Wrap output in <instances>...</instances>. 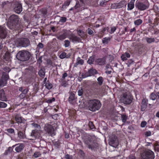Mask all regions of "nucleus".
Masks as SVG:
<instances>
[{"label":"nucleus","mask_w":159,"mask_h":159,"mask_svg":"<svg viewBox=\"0 0 159 159\" xmlns=\"http://www.w3.org/2000/svg\"><path fill=\"white\" fill-rule=\"evenodd\" d=\"M77 91L78 95L81 96L82 98L80 107L85 109L89 110V85L84 84L82 87H80Z\"/></svg>","instance_id":"nucleus-1"},{"label":"nucleus","mask_w":159,"mask_h":159,"mask_svg":"<svg viewBox=\"0 0 159 159\" xmlns=\"http://www.w3.org/2000/svg\"><path fill=\"white\" fill-rule=\"evenodd\" d=\"M19 17L17 15L13 14L9 18L7 25L10 29L19 30L22 29V25L19 23Z\"/></svg>","instance_id":"nucleus-2"},{"label":"nucleus","mask_w":159,"mask_h":159,"mask_svg":"<svg viewBox=\"0 0 159 159\" xmlns=\"http://www.w3.org/2000/svg\"><path fill=\"white\" fill-rule=\"evenodd\" d=\"M80 4L79 1H77L74 6L75 11V12H79L84 9L85 8L84 6L86 7V6L88 5L89 3V0H79Z\"/></svg>","instance_id":"nucleus-3"},{"label":"nucleus","mask_w":159,"mask_h":159,"mask_svg":"<svg viewBox=\"0 0 159 159\" xmlns=\"http://www.w3.org/2000/svg\"><path fill=\"white\" fill-rule=\"evenodd\" d=\"M135 5L136 8L140 11L145 10L149 6L148 0H137L136 2Z\"/></svg>","instance_id":"nucleus-4"},{"label":"nucleus","mask_w":159,"mask_h":159,"mask_svg":"<svg viewBox=\"0 0 159 159\" xmlns=\"http://www.w3.org/2000/svg\"><path fill=\"white\" fill-rule=\"evenodd\" d=\"M16 57L19 60L21 61H25L30 59V54L28 51L23 50L19 51L17 53Z\"/></svg>","instance_id":"nucleus-5"},{"label":"nucleus","mask_w":159,"mask_h":159,"mask_svg":"<svg viewBox=\"0 0 159 159\" xmlns=\"http://www.w3.org/2000/svg\"><path fill=\"white\" fill-rule=\"evenodd\" d=\"M102 104L100 101L98 99L90 100V111H95L98 110Z\"/></svg>","instance_id":"nucleus-6"},{"label":"nucleus","mask_w":159,"mask_h":159,"mask_svg":"<svg viewBox=\"0 0 159 159\" xmlns=\"http://www.w3.org/2000/svg\"><path fill=\"white\" fill-rule=\"evenodd\" d=\"M132 96L129 93H124L121 98L122 102L126 104H129L132 102Z\"/></svg>","instance_id":"nucleus-7"},{"label":"nucleus","mask_w":159,"mask_h":159,"mask_svg":"<svg viewBox=\"0 0 159 159\" xmlns=\"http://www.w3.org/2000/svg\"><path fill=\"white\" fill-rule=\"evenodd\" d=\"M141 156L143 159H154L155 157L154 153L149 150L143 152Z\"/></svg>","instance_id":"nucleus-8"},{"label":"nucleus","mask_w":159,"mask_h":159,"mask_svg":"<svg viewBox=\"0 0 159 159\" xmlns=\"http://www.w3.org/2000/svg\"><path fill=\"white\" fill-rule=\"evenodd\" d=\"M44 129L45 131L52 137L55 136L56 134L54 129L53 126L50 124L46 125Z\"/></svg>","instance_id":"nucleus-9"},{"label":"nucleus","mask_w":159,"mask_h":159,"mask_svg":"<svg viewBox=\"0 0 159 159\" xmlns=\"http://www.w3.org/2000/svg\"><path fill=\"white\" fill-rule=\"evenodd\" d=\"M69 96L68 98V101L70 104L74 105L76 104L77 97L75 96V94L73 92H69Z\"/></svg>","instance_id":"nucleus-10"},{"label":"nucleus","mask_w":159,"mask_h":159,"mask_svg":"<svg viewBox=\"0 0 159 159\" xmlns=\"http://www.w3.org/2000/svg\"><path fill=\"white\" fill-rule=\"evenodd\" d=\"M17 43L20 46L26 47L30 44V41L28 39L22 38L18 39Z\"/></svg>","instance_id":"nucleus-11"},{"label":"nucleus","mask_w":159,"mask_h":159,"mask_svg":"<svg viewBox=\"0 0 159 159\" xmlns=\"http://www.w3.org/2000/svg\"><path fill=\"white\" fill-rule=\"evenodd\" d=\"M109 143L110 146L114 148H116L119 145L118 139L116 136H114L113 138H111L110 139Z\"/></svg>","instance_id":"nucleus-12"},{"label":"nucleus","mask_w":159,"mask_h":159,"mask_svg":"<svg viewBox=\"0 0 159 159\" xmlns=\"http://www.w3.org/2000/svg\"><path fill=\"white\" fill-rule=\"evenodd\" d=\"M126 2L125 1L122 0L119 3H114L112 4L111 7L113 9L120 8L126 5Z\"/></svg>","instance_id":"nucleus-13"},{"label":"nucleus","mask_w":159,"mask_h":159,"mask_svg":"<svg viewBox=\"0 0 159 159\" xmlns=\"http://www.w3.org/2000/svg\"><path fill=\"white\" fill-rule=\"evenodd\" d=\"M14 11L17 14H20L22 11V7L21 4L19 2H16L14 4Z\"/></svg>","instance_id":"nucleus-14"},{"label":"nucleus","mask_w":159,"mask_h":159,"mask_svg":"<svg viewBox=\"0 0 159 159\" xmlns=\"http://www.w3.org/2000/svg\"><path fill=\"white\" fill-rule=\"evenodd\" d=\"M150 99L153 100H156L157 102L159 103V92H156L155 91L152 93L149 96Z\"/></svg>","instance_id":"nucleus-15"},{"label":"nucleus","mask_w":159,"mask_h":159,"mask_svg":"<svg viewBox=\"0 0 159 159\" xmlns=\"http://www.w3.org/2000/svg\"><path fill=\"white\" fill-rule=\"evenodd\" d=\"M7 34L6 28L2 26H0V38L2 39H5Z\"/></svg>","instance_id":"nucleus-16"},{"label":"nucleus","mask_w":159,"mask_h":159,"mask_svg":"<svg viewBox=\"0 0 159 159\" xmlns=\"http://www.w3.org/2000/svg\"><path fill=\"white\" fill-rule=\"evenodd\" d=\"M69 38L70 40L73 42H81V38L75 35L74 34H71L69 35Z\"/></svg>","instance_id":"nucleus-17"},{"label":"nucleus","mask_w":159,"mask_h":159,"mask_svg":"<svg viewBox=\"0 0 159 159\" xmlns=\"http://www.w3.org/2000/svg\"><path fill=\"white\" fill-rule=\"evenodd\" d=\"M148 99L143 98L142 100V105L141 106V111H144L146 109L148 104Z\"/></svg>","instance_id":"nucleus-18"},{"label":"nucleus","mask_w":159,"mask_h":159,"mask_svg":"<svg viewBox=\"0 0 159 159\" xmlns=\"http://www.w3.org/2000/svg\"><path fill=\"white\" fill-rule=\"evenodd\" d=\"M135 1V0H131L130 2L128 3L127 8V10L128 11L131 10L134 8Z\"/></svg>","instance_id":"nucleus-19"},{"label":"nucleus","mask_w":159,"mask_h":159,"mask_svg":"<svg viewBox=\"0 0 159 159\" xmlns=\"http://www.w3.org/2000/svg\"><path fill=\"white\" fill-rule=\"evenodd\" d=\"M95 62L99 65H102L105 64L106 60L105 58H98L96 60Z\"/></svg>","instance_id":"nucleus-20"},{"label":"nucleus","mask_w":159,"mask_h":159,"mask_svg":"<svg viewBox=\"0 0 159 159\" xmlns=\"http://www.w3.org/2000/svg\"><path fill=\"white\" fill-rule=\"evenodd\" d=\"M84 61L83 59H81L80 57H78L76 59V61L75 64V66L77 67L79 65H82L84 64Z\"/></svg>","instance_id":"nucleus-21"},{"label":"nucleus","mask_w":159,"mask_h":159,"mask_svg":"<svg viewBox=\"0 0 159 159\" xmlns=\"http://www.w3.org/2000/svg\"><path fill=\"white\" fill-rule=\"evenodd\" d=\"M130 57V55L129 53L127 52H125L121 56V58L122 60L125 61L127 60V58H129Z\"/></svg>","instance_id":"nucleus-22"},{"label":"nucleus","mask_w":159,"mask_h":159,"mask_svg":"<svg viewBox=\"0 0 159 159\" xmlns=\"http://www.w3.org/2000/svg\"><path fill=\"white\" fill-rule=\"evenodd\" d=\"M7 98L5 96L4 91L3 90H0V100L2 101H6Z\"/></svg>","instance_id":"nucleus-23"},{"label":"nucleus","mask_w":159,"mask_h":159,"mask_svg":"<svg viewBox=\"0 0 159 159\" xmlns=\"http://www.w3.org/2000/svg\"><path fill=\"white\" fill-rule=\"evenodd\" d=\"M24 146L23 144H20L16 146L15 148V150L17 152H20L23 149Z\"/></svg>","instance_id":"nucleus-24"},{"label":"nucleus","mask_w":159,"mask_h":159,"mask_svg":"<svg viewBox=\"0 0 159 159\" xmlns=\"http://www.w3.org/2000/svg\"><path fill=\"white\" fill-rule=\"evenodd\" d=\"M98 148V144L97 143H93L92 145L90 144V149L91 150H93L94 151L97 150Z\"/></svg>","instance_id":"nucleus-25"},{"label":"nucleus","mask_w":159,"mask_h":159,"mask_svg":"<svg viewBox=\"0 0 159 159\" xmlns=\"http://www.w3.org/2000/svg\"><path fill=\"white\" fill-rule=\"evenodd\" d=\"M45 84L46 88L48 89H51L52 87V84L48 80Z\"/></svg>","instance_id":"nucleus-26"},{"label":"nucleus","mask_w":159,"mask_h":159,"mask_svg":"<svg viewBox=\"0 0 159 159\" xmlns=\"http://www.w3.org/2000/svg\"><path fill=\"white\" fill-rule=\"evenodd\" d=\"M70 0H67L65 1L64 3L63 4L62 7V8H66L67 7H68L70 4Z\"/></svg>","instance_id":"nucleus-27"},{"label":"nucleus","mask_w":159,"mask_h":159,"mask_svg":"<svg viewBox=\"0 0 159 159\" xmlns=\"http://www.w3.org/2000/svg\"><path fill=\"white\" fill-rule=\"evenodd\" d=\"M61 86L64 87H67L68 85V84L67 81L65 80H61Z\"/></svg>","instance_id":"nucleus-28"},{"label":"nucleus","mask_w":159,"mask_h":159,"mask_svg":"<svg viewBox=\"0 0 159 159\" xmlns=\"http://www.w3.org/2000/svg\"><path fill=\"white\" fill-rule=\"evenodd\" d=\"M9 77L8 75L7 74L5 73V74H3L2 79L5 82H6L8 79Z\"/></svg>","instance_id":"nucleus-29"},{"label":"nucleus","mask_w":159,"mask_h":159,"mask_svg":"<svg viewBox=\"0 0 159 159\" xmlns=\"http://www.w3.org/2000/svg\"><path fill=\"white\" fill-rule=\"evenodd\" d=\"M67 37V34L66 33H64L60 35L58 37V39L60 40H62L65 39Z\"/></svg>","instance_id":"nucleus-30"},{"label":"nucleus","mask_w":159,"mask_h":159,"mask_svg":"<svg viewBox=\"0 0 159 159\" xmlns=\"http://www.w3.org/2000/svg\"><path fill=\"white\" fill-rule=\"evenodd\" d=\"M146 40L147 42L149 43H151L155 41V39L154 38L147 37L146 38Z\"/></svg>","instance_id":"nucleus-31"},{"label":"nucleus","mask_w":159,"mask_h":159,"mask_svg":"<svg viewBox=\"0 0 159 159\" xmlns=\"http://www.w3.org/2000/svg\"><path fill=\"white\" fill-rule=\"evenodd\" d=\"M18 136L20 139H24L25 136L24 135V133L22 131H19L18 133Z\"/></svg>","instance_id":"nucleus-32"},{"label":"nucleus","mask_w":159,"mask_h":159,"mask_svg":"<svg viewBox=\"0 0 159 159\" xmlns=\"http://www.w3.org/2000/svg\"><path fill=\"white\" fill-rule=\"evenodd\" d=\"M111 40V38L110 37H105L102 40V43L104 44H107L109 41Z\"/></svg>","instance_id":"nucleus-33"},{"label":"nucleus","mask_w":159,"mask_h":159,"mask_svg":"<svg viewBox=\"0 0 159 159\" xmlns=\"http://www.w3.org/2000/svg\"><path fill=\"white\" fill-rule=\"evenodd\" d=\"M15 119L17 123H21L22 121V120L21 119V117L19 115H17L15 116Z\"/></svg>","instance_id":"nucleus-34"},{"label":"nucleus","mask_w":159,"mask_h":159,"mask_svg":"<svg viewBox=\"0 0 159 159\" xmlns=\"http://www.w3.org/2000/svg\"><path fill=\"white\" fill-rule=\"evenodd\" d=\"M143 22L142 20L140 19H139L135 20L134 22L135 25L138 26L141 25Z\"/></svg>","instance_id":"nucleus-35"},{"label":"nucleus","mask_w":159,"mask_h":159,"mask_svg":"<svg viewBox=\"0 0 159 159\" xmlns=\"http://www.w3.org/2000/svg\"><path fill=\"white\" fill-rule=\"evenodd\" d=\"M97 73L98 72L96 69H93V68L90 69V76H91V74L94 75Z\"/></svg>","instance_id":"nucleus-36"},{"label":"nucleus","mask_w":159,"mask_h":159,"mask_svg":"<svg viewBox=\"0 0 159 159\" xmlns=\"http://www.w3.org/2000/svg\"><path fill=\"white\" fill-rule=\"evenodd\" d=\"M38 132L36 130H33L32 131L31 134V136L32 137H34L35 138L37 137L38 135Z\"/></svg>","instance_id":"nucleus-37"},{"label":"nucleus","mask_w":159,"mask_h":159,"mask_svg":"<svg viewBox=\"0 0 159 159\" xmlns=\"http://www.w3.org/2000/svg\"><path fill=\"white\" fill-rule=\"evenodd\" d=\"M77 33L81 38L84 37L85 35L84 33L82 30H77Z\"/></svg>","instance_id":"nucleus-38"},{"label":"nucleus","mask_w":159,"mask_h":159,"mask_svg":"<svg viewBox=\"0 0 159 159\" xmlns=\"http://www.w3.org/2000/svg\"><path fill=\"white\" fill-rule=\"evenodd\" d=\"M128 117L126 115L122 114L121 115V119L123 123H125Z\"/></svg>","instance_id":"nucleus-39"},{"label":"nucleus","mask_w":159,"mask_h":159,"mask_svg":"<svg viewBox=\"0 0 159 159\" xmlns=\"http://www.w3.org/2000/svg\"><path fill=\"white\" fill-rule=\"evenodd\" d=\"M64 46L65 47H69L70 44V42L68 40H66L64 41Z\"/></svg>","instance_id":"nucleus-40"},{"label":"nucleus","mask_w":159,"mask_h":159,"mask_svg":"<svg viewBox=\"0 0 159 159\" xmlns=\"http://www.w3.org/2000/svg\"><path fill=\"white\" fill-rule=\"evenodd\" d=\"M97 80L98 82V84L99 85H101L103 81L102 77L101 76L99 77L97 79Z\"/></svg>","instance_id":"nucleus-41"},{"label":"nucleus","mask_w":159,"mask_h":159,"mask_svg":"<svg viewBox=\"0 0 159 159\" xmlns=\"http://www.w3.org/2000/svg\"><path fill=\"white\" fill-rule=\"evenodd\" d=\"M7 106V103L2 102L0 101V108H5Z\"/></svg>","instance_id":"nucleus-42"},{"label":"nucleus","mask_w":159,"mask_h":159,"mask_svg":"<svg viewBox=\"0 0 159 159\" xmlns=\"http://www.w3.org/2000/svg\"><path fill=\"white\" fill-rule=\"evenodd\" d=\"M38 73L39 75L41 77H43L45 75V72L42 69L39 70Z\"/></svg>","instance_id":"nucleus-43"},{"label":"nucleus","mask_w":159,"mask_h":159,"mask_svg":"<svg viewBox=\"0 0 159 159\" xmlns=\"http://www.w3.org/2000/svg\"><path fill=\"white\" fill-rule=\"evenodd\" d=\"M5 131H7L10 134H12L15 132L14 129L11 128L7 129H5Z\"/></svg>","instance_id":"nucleus-44"},{"label":"nucleus","mask_w":159,"mask_h":159,"mask_svg":"<svg viewBox=\"0 0 159 159\" xmlns=\"http://www.w3.org/2000/svg\"><path fill=\"white\" fill-rule=\"evenodd\" d=\"M55 101V98H52L48 99L46 100V102L48 103H51L52 102Z\"/></svg>","instance_id":"nucleus-45"},{"label":"nucleus","mask_w":159,"mask_h":159,"mask_svg":"<svg viewBox=\"0 0 159 159\" xmlns=\"http://www.w3.org/2000/svg\"><path fill=\"white\" fill-rule=\"evenodd\" d=\"M59 57L61 59H63L65 57H66V54L65 52H62L59 56Z\"/></svg>","instance_id":"nucleus-46"},{"label":"nucleus","mask_w":159,"mask_h":159,"mask_svg":"<svg viewBox=\"0 0 159 159\" xmlns=\"http://www.w3.org/2000/svg\"><path fill=\"white\" fill-rule=\"evenodd\" d=\"M67 19L65 17H61L59 20V22L62 23H64L66 21Z\"/></svg>","instance_id":"nucleus-47"},{"label":"nucleus","mask_w":159,"mask_h":159,"mask_svg":"<svg viewBox=\"0 0 159 159\" xmlns=\"http://www.w3.org/2000/svg\"><path fill=\"white\" fill-rule=\"evenodd\" d=\"M92 84L93 86L95 87V89H94V90H96L97 89H96V88H97L98 83L96 81H91L90 82V84Z\"/></svg>","instance_id":"nucleus-48"},{"label":"nucleus","mask_w":159,"mask_h":159,"mask_svg":"<svg viewBox=\"0 0 159 159\" xmlns=\"http://www.w3.org/2000/svg\"><path fill=\"white\" fill-rule=\"evenodd\" d=\"M96 129L93 123L91 121H90V129H93V130H94Z\"/></svg>","instance_id":"nucleus-49"},{"label":"nucleus","mask_w":159,"mask_h":159,"mask_svg":"<svg viewBox=\"0 0 159 159\" xmlns=\"http://www.w3.org/2000/svg\"><path fill=\"white\" fill-rule=\"evenodd\" d=\"M41 155V154L39 152H35L34 154V156L35 157H38L40 156Z\"/></svg>","instance_id":"nucleus-50"},{"label":"nucleus","mask_w":159,"mask_h":159,"mask_svg":"<svg viewBox=\"0 0 159 159\" xmlns=\"http://www.w3.org/2000/svg\"><path fill=\"white\" fill-rule=\"evenodd\" d=\"M68 76V74L66 73H64L62 75V78L61 79V80H65L66 77Z\"/></svg>","instance_id":"nucleus-51"},{"label":"nucleus","mask_w":159,"mask_h":159,"mask_svg":"<svg viewBox=\"0 0 159 159\" xmlns=\"http://www.w3.org/2000/svg\"><path fill=\"white\" fill-rule=\"evenodd\" d=\"M47 13V11L46 9H43L42 11V13L43 16H46Z\"/></svg>","instance_id":"nucleus-52"},{"label":"nucleus","mask_w":159,"mask_h":159,"mask_svg":"<svg viewBox=\"0 0 159 159\" xmlns=\"http://www.w3.org/2000/svg\"><path fill=\"white\" fill-rule=\"evenodd\" d=\"M145 135L147 137L150 136L151 135V132L150 131H148L145 133Z\"/></svg>","instance_id":"nucleus-53"},{"label":"nucleus","mask_w":159,"mask_h":159,"mask_svg":"<svg viewBox=\"0 0 159 159\" xmlns=\"http://www.w3.org/2000/svg\"><path fill=\"white\" fill-rule=\"evenodd\" d=\"M147 125V122L145 121H143L141 122V126L142 128L144 127Z\"/></svg>","instance_id":"nucleus-54"},{"label":"nucleus","mask_w":159,"mask_h":159,"mask_svg":"<svg viewBox=\"0 0 159 159\" xmlns=\"http://www.w3.org/2000/svg\"><path fill=\"white\" fill-rule=\"evenodd\" d=\"M65 158L66 159H72V156L68 154H66L65 156Z\"/></svg>","instance_id":"nucleus-55"},{"label":"nucleus","mask_w":159,"mask_h":159,"mask_svg":"<svg viewBox=\"0 0 159 159\" xmlns=\"http://www.w3.org/2000/svg\"><path fill=\"white\" fill-rule=\"evenodd\" d=\"M116 28L115 27H113L111 28V34H113L116 30Z\"/></svg>","instance_id":"nucleus-56"},{"label":"nucleus","mask_w":159,"mask_h":159,"mask_svg":"<svg viewBox=\"0 0 159 159\" xmlns=\"http://www.w3.org/2000/svg\"><path fill=\"white\" fill-rule=\"evenodd\" d=\"M47 64L51 66H52V62L50 59H48L47 60Z\"/></svg>","instance_id":"nucleus-57"},{"label":"nucleus","mask_w":159,"mask_h":159,"mask_svg":"<svg viewBox=\"0 0 159 159\" xmlns=\"http://www.w3.org/2000/svg\"><path fill=\"white\" fill-rule=\"evenodd\" d=\"M42 57L40 56L39 57L38 59L37 62L39 64H41L42 61Z\"/></svg>","instance_id":"nucleus-58"},{"label":"nucleus","mask_w":159,"mask_h":159,"mask_svg":"<svg viewBox=\"0 0 159 159\" xmlns=\"http://www.w3.org/2000/svg\"><path fill=\"white\" fill-rule=\"evenodd\" d=\"M4 83L5 82L2 79L0 80V86H4Z\"/></svg>","instance_id":"nucleus-59"},{"label":"nucleus","mask_w":159,"mask_h":159,"mask_svg":"<svg viewBox=\"0 0 159 159\" xmlns=\"http://www.w3.org/2000/svg\"><path fill=\"white\" fill-rule=\"evenodd\" d=\"M38 47L40 48H43V45L41 43H39L38 45Z\"/></svg>","instance_id":"nucleus-60"},{"label":"nucleus","mask_w":159,"mask_h":159,"mask_svg":"<svg viewBox=\"0 0 159 159\" xmlns=\"http://www.w3.org/2000/svg\"><path fill=\"white\" fill-rule=\"evenodd\" d=\"M108 29H109L108 27H105L102 30V33H104L106 30H107V32L108 31Z\"/></svg>","instance_id":"nucleus-61"},{"label":"nucleus","mask_w":159,"mask_h":159,"mask_svg":"<svg viewBox=\"0 0 159 159\" xmlns=\"http://www.w3.org/2000/svg\"><path fill=\"white\" fill-rule=\"evenodd\" d=\"M28 91V90L27 89H24L22 92V93L23 94V95H25L27 93Z\"/></svg>","instance_id":"nucleus-62"},{"label":"nucleus","mask_w":159,"mask_h":159,"mask_svg":"<svg viewBox=\"0 0 159 159\" xmlns=\"http://www.w3.org/2000/svg\"><path fill=\"white\" fill-rule=\"evenodd\" d=\"M32 125L34 126L35 128H38L39 126L38 124H37L35 123H33L32 124Z\"/></svg>","instance_id":"nucleus-63"},{"label":"nucleus","mask_w":159,"mask_h":159,"mask_svg":"<svg viewBox=\"0 0 159 159\" xmlns=\"http://www.w3.org/2000/svg\"><path fill=\"white\" fill-rule=\"evenodd\" d=\"M79 152L82 156H84V152L81 150H80Z\"/></svg>","instance_id":"nucleus-64"}]
</instances>
